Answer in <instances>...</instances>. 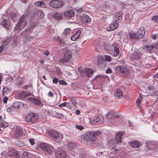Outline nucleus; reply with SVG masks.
<instances>
[{
  "instance_id": "43",
  "label": "nucleus",
  "mask_w": 158,
  "mask_h": 158,
  "mask_svg": "<svg viewBox=\"0 0 158 158\" xmlns=\"http://www.w3.org/2000/svg\"><path fill=\"white\" fill-rule=\"evenodd\" d=\"M78 70L80 73L81 76H83L84 75L85 69H82L81 68H78Z\"/></svg>"
},
{
  "instance_id": "60",
  "label": "nucleus",
  "mask_w": 158,
  "mask_h": 158,
  "mask_svg": "<svg viewBox=\"0 0 158 158\" xmlns=\"http://www.w3.org/2000/svg\"><path fill=\"white\" fill-rule=\"evenodd\" d=\"M8 99V98L7 97H5L4 98L3 102L4 103H6L7 102V101Z\"/></svg>"
},
{
  "instance_id": "30",
  "label": "nucleus",
  "mask_w": 158,
  "mask_h": 158,
  "mask_svg": "<svg viewBox=\"0 0 158 158\" xmlns=\"http://www.w3.org/2000/svg\"><path fill=\"white\" fill-rule=\"evenodd\" d=\"M11 38L10 37L5 38L3 39L2 43V44L4 45L5 47L6 46L10 43L11 41Z\"/></svg>"
},
{
  "instance_id": "10",
  "label": "nucleus",
  "mask_w": 158,
  "mask_h": 158,
  "mask_svg": "<svg viewBox=\"0 0 158 158\" xmlns=\"http://www.w3.org/2000/svg\"><path fill=\"white\" fill-rule=\"evenodd\" d=\"M55 156L57 158H65L67 154L63 149L58 148L55 153Z\"/></svg>"
},
{
  "instance_id": "50",
  "label": "nucleus",
  "mask_w": 158,
  "mask_h": 158,
  "mask_svg": "<svg viewBox=\"0 0 158 158\" xmlns=\"http://www.w3.org/2000/svg\"><path fill=\"white\" fill-rule=\"evenodd\" d=\"M29 142L31 145H33L35 144V141L34 139L32 138H30L29 139Z\"/></svg>"
},
{
  "instance_id": "55",
  "label": "nucleus",
  "mask_w": 158,
  "mask_h": 158,
  "mask_svg": "<svg viewBox=\"0 0 158 158\" xmlns=\"http://www.w3.org/2000/svg\"><path fill=\"white\" fill-rule=\"evenodd\" d=\"M48 95L49 97L52 98L54 97V95L52 92L50 91L48 93Z\"/></svg>"
},
{
  "instance_id": "20",
  "label": "nucleus",
  "mask_w": 158,
  "mask_h": 158,
  "mask_svg": "<svg viewBox=\"0 0 158 158\" xmlns=\"http://www.w3.org/2000/svg\"><path fill=\"white\" fill-rule=\"evenodd\" d=\"M28 99L35 105L39 106L40 105L41 103L40 101L38 99L34 97H29Z\"/></svg>"
},
{
  "instance_id": "42",
  "label": "nucleus",
  "mask_w": 158,
  "mask_h": 158,
  "mask_svg": "<svg viewBox=\"0 0 158 158\" xmlns=\"http://www.w3.org/2000/svg\"><path fill=\"white\" fill-rule=\"evenodd\" d=\"M35 5L37 6H40L41 7H43L44 3L43 1H39L35 3Z\"/></svg>"
},
{
  "instance_id": "4",
  "label": "nucleus",
  "mask_w": 158,
  "mask_h": 158,
  "mask_svg": "<svg viewBox=\"0 0 158 158\" xmlns=\"http://www.w3.org/2000/svg\"><path fill=\"white\" fill-rule=\"evenodd\" d=\"M27 24V21L25 19V16L24 15H23L19 19V22L17 23L14 29L15 30H18L19 27V30L23 28Z\"/></svg>"
},
{
  "instance_id": "35",
  "label": "nucleus",
  "mask_w": 158,
  "mask_h": 158,
  "mask_svg": "<svg viewBox=\"0 0 158 158\" xmlns=\"http://www.w3.org/2000/svg\"><path fill=\"white\" fill-rule=\"evenodd\" d=\"M129 38L131 40H135L137 38V34L134 33H130Z\"/></svg>"
},
{
  "instance_id": "1",
  "label": "nucleus",
  "mask_w": 158,
  "mask_h": 158,
  "mask_svg": "<svg viewBox=\"0 0 158 158\" xmlns=\"http://www.w3.org/2000/svg\"><path fill=\"white\" fill-rule=\"evenodd\" d=\"M101 134V132L99 131L87 132L82 135L81 141L86 143L89 141L93 142Z\"/></svg>"
},
{
  "instance_id": "40",
  "label": "nucleus",
  "mask_w": 158,
  "mask_h": 158,
  "mask_svg": "<svg viewBox=\"0 0 158 158\" xmlns=\"http://www.w3.org/2000/svg\"><path fill=\"white\" fill-rule=\"evenodd\" d=\"M104 48L106 51L108 52L110 51L111 49L110 45L108 44H105L104 45Z\"/></svg>"
},
{
  "instance_id": "7",
  "label": "nucleus",
  "mask_w": 158,
  "mask_h": 158,
  "mask_svg": "<svg viewBox=\"0 0 158 158\" xmlns=\"http://www.w3.org/2000/svg\"><path fill=\"white\" fill-rule=\"evenodd\" d=\"M89 119L90 124L93 125L97 124L98 123H102L104 122L103 116L101 115H98L97 118L92 117L89 118Z\"/></svg>"
},
{
  "instance_id": "13",
  "label": "nucleus",
  "mask_w": 158,
  "mask_h": 158,
  "mask_svg": "<svg viewBox=\"0 0 158 158\" xmlns=\"http://www.w3.org/2000/svg\"><path fill=\"white\" fill-rule=\"evenodd\" d=\"M97 64L98 66L101 68H103L106 66V62L104 57L102 56H99L98 57Z\"/></svg>"
},
{
  "instance_id": "36",
  "label": "nucleus",
  "mask_w": 158,
  "mask_h": 158,
  "mask_svg": "<svg viewBox=\"0 0 158 158\" xmlns=\"http://www.w3.org/2000/svg\"><path fill=\"white\" fill-rule=\"evenodd\" d=\"M11 91L10 88L7 87H4L3 88V90L2 91V94H7Z\"/></svg>"
},
{
  "instance_id": "26",
  "label": "nucleus",
  "mask_w": 158,
  "mask_h": 158,
  "mask_svg": "<svg viewBox=\"0 0 158 158\" xmlns=\"http://www.w3.org/2000/svg\"><path fill=\"white\" fill-rule=\"evenodd\" d=\"M1 24L7 29L9 28L10 25V23L9 20H7L6 19L3 20Z\"/></svg>"
},
{
  "instance_id": "8",
  "label": "nucleus",
  "mask_w": 158,
  "mask_h": 158,
  "mask_svg": "<svg viewBox=\"0 0 158 158\" xmlns=\"http://www.w3.org/2000/svg\"><path fill=\"white\" fill-rule=\"evenodd\" d=\"M64 4L62 0H53L49 3V5L54 8H60Z\"/></svg>"
},
{
  "instance_id": "34",
  "label": "nucleus",
  "mask_w": 158,
  "mask_h": 158,
  "mask_svg": "<svg viewBox=\"0 0 158 158\" xmlns=\"http://www.w3.org/2000/svg\"><path fill=\"white\" fill-rule=\"evenodd\" d=\"M8 126V123L0 119V127L6 128Z\"/></svg>"
},
{
  "instance_id": "32",
  "label": "nucleus",
  "mask_w": 158,
  "mask_h": 158,
  "mask_svg": "<svg viewBox=\"0 0 158 158\" xmlns=\"http://www.w3.org/2000/svg\"><path fill=\"white\" fill-rule=\"evenodd\" d=\"M15 81L17 85L18 86L21 85L23 83V79L20 77H17L15 79Z\"/></svg>"
},
{
  "instance_id": "37",
  "label": "nucleus",
  "mask_w": 158,
  "mask_h": 158,
  "mask_svg": "<svg viewBox=\"0 0 158 158\" xmlns=\"http://www.w3.org/2000/svg\"><path fill=\"white\" fill-rule=\"evenodd\" d=\"M20 102H14L13 105L12 106L15 109H18L20 107Z\"/></svg>"
},
{
  "instance_id": "18",
  "label": "nucleus",
  "mask_w": 158,
  "mask_h": 158,
  "mask_svg": "<svg viewBox=\"0 0 158 158\" xmlns=\"http://www.w3.org/2000/svg\"><path fill=\"white\" fill-rule=\"evenodd\" d=\"M23 131L20 127L17 126L14 133V136L16 138L21 137L22 135Z\"/></svg>"
},
{
  "instance_id": "3",
  "label": "nucleus",
  "mask_w": 158,
  "mask_h": 158,
  "mask_svg": "<svg viewBox=\"0 0 158 158\" xmlns=\"http://www.w3.org/2000/svg\"><path fill=\"white\" fill-rule=\"evenodd\" d=\"M39 146L47 154L51 155L52 154L53 148L51 145L46 143H41Z\"/></svg>"
},
{
  "instance_id": "21",
  "label": "nucleus",
  "mask_w": 158,
  "mask_h": 158,
  "mask_svg": "<svg viewBox=\"0 0 158 158\" xmlns=\"http://www.w3.org/2000/svg\"><path fill=\"white\" fill-rule=\"evenodd\" d=\"M115 96L118 98H122L123 96V92L120 89H116L114 91Z\"/></svg>"
},
{
  "instance_id": "19",
  "label": "nucleus",
  "mask_w": 158,
  "mask_h": 158,
  "mask_svg": "<svg viewBox=\"0 0 158 158\" xmlns=\"http://www.w3.org/2000/svg\"><path fill=\"white\" fill-rule=\"evenodd\" d=\"M118 115L113 111H110L106 115V118L107 119H111L114 118H117Z\"/></svg>"
},
{
  "instance_id": "5",
  "label": "nucleus",
  "mask_w": 158,
  "mask_h": 158,
  "mask_svg": "<svg viewBox=\"0 0 158 158\" xmlns=\"http://www.w3.org/2000/svg\"><path fill=\"white\" fill-rule=\"evenodd\" d=\"M39 118V116L37 114L31 113L27 115L25 118L26 121L29 124L36 122Z\"/></svg>"
},
{
  "instance_id": "15",
  "label": "nucleus",
  "mask_w": 158,
  "mask_h": 158,
  "mask_svg": "<svg viewBox=\"0 0 158 158\" xmlns=\"http://www.w3.org/2000/svg\"><path fill=\"white\" fill-rule=\"evenodd\" d=\"M156 46L152 44V45L143 46L141 49L143 52H146L147 53L150 52L153 48H156Z\"/></svg>"
},
{
  "instance_id": "41",
  "label": "nucleus",
  "mask_w": 158,
  "mask_h": 158,
  "mask_svg": "<svg viewBox=\"0 0 158 158\" xmlns=\"http://www.w3.org/2000/svg\"><path fill=\"white\" fill-rule=\"evenodd\" d=\"M122 66H117L115 67V72L116 73L119 74L121 73Z\"/></svg>"
},
{
  "instance_id": "61",
  "label": "nucleus",
  "mask_w": 158,
  "mask_h": 158,
  "mask_svg": "<svg viewBox=\"0 0 158 158\" xmlns=\"http://www.w3.org/2000/svg\"><path fill=\"white\" fill-rule=\"evenodd\" d=\"M56 113L57 114L56 115V116L59 118H60L63 116V114H60V113H56Z\"/></svg>"
},
{
  "instance_id": "25",
  "label": "nucleus",
  "mask_w": 158,
  "mask_h": 158,
  "mask_svg": "<svg viewBox=\"0 0 158 158\" xmlns=\"http://www.w3.org/2000/svg\"><path fill=\"white\" fill-rule=\"evenodd\" d=\"M85 73L88 77H89L94 73V71L91 68H86L85 69Z\"/></svg>"
},
{
  "instance_id": "16",
  "label": "nucleus",
  "mask_w": 158,
  "mask_h": 158,
  "mask_svg": "<svg viewBox=\"0 0 158 158\" xmlns=\"http://www.w3.org/2000/svg\"><path fill=\"white\" fill-rule=\"evenodd\" d=\"M124 133L123 131H119L116 135L114 142L118 144L121 143L122 137Z\"/></svg>"
},
{
  "instance_id": "38",
  "label": "nucleus",
  "mask_w": 158,
  "mask_h": 158,
  "mask_svg": "<svg viewBox=\"0 0 158 158\" xmlns=\"http://www.w3.org/2000/svg\"><path fill=\"white\" fill-rule=\"evenodd\" d=\"M31 155V153L27 152H24L22 154L21 158H29V156Z\"/></svg>"
},
{
  "instance_id": "58",
  "label": "nucleus",
  "mask_w": 158,
  "mask_h": 158,
  "mask_svg": "<svg viewBox=\"0 0 158 158\" xmlns=\"http://www.w3.org/2000/svg\"><path fill=\"white\" fill-rule=\"evenodd\" d=\"M5 47V46H4V45H3V44H2L0 46V53L3 50Z\"/></svg>"
},
{
  "instance_id": "28",
  "label": "nucleus",
  "mask_w": 158,
  "mask_h": 158,
  "mask_svg": "<svg viewBox=\"0 0 158 158\" xmlns=\"http://www.w3.org/2000/svg\"><path fill=\"white\" fill-rule=\"evenodd\" d=\"M53 16L55 19L60 20L62 19V14L59 12H56L53 14Z\"/></svg>"
},
{
  "instance_id": "59",
  "label": "nucleus",
  "mask_w": 158,
  "mask_h": 158,
  "mask_svg": "<svg viewBox=\"0 0 158 158\" xmlns=\"http://www.w3.org/2000/svg\"><path fill=\"white\" fill-rule=\"evenodd\" d=\"M81 158H91L90 156L87 154H84L81 157Z\"/></svg>"
},
{
  "instance_id": "63",
  "label": "nucleus",
  "mask_w": 158,
  "mask_h": 158,
  "mask_svg": "<svg viewBox=\"0 0 158 158\" xmlns=\"http://www.w3.org/2000/svg\"><path fill=\"white\" fill-rule=\"evenodd\" d=\"M157 34H155L152 36V39L156 40V39Z\"/></svg>"
},
{
  "instance_id": "29",
  "label": "nucleus",
  "mask_w": 158,
  "mask_h": 158,
  "mask_svg": "<svg viewBox=\"0 0 158 158\" xmlns=\"http://www.w3.org/2000/svg\"><path fill=\"white\" fill-rule=\"evenodd\" d=\"M31 33V30L30 28H27L25 29L22 33V34L24 36H28Z\"/></svg>"
},
{
  "instance_id": "12",
  "label": "nucleus",
  "mask_w": 158,
  "mask_h": 158,
  "mask_svg": "<svg viewBox=\"0 0 158 158\" xmlns=\"http://www.w3.org/2000/svg\"><path fill=\"white\" fill-rule=\"evenodd\" d=\"M112 47L113 48V50L111 54L113 56H118L119 54L120 50L118 46L117 45V44L115 43H113L112 44Z\"/></svg>"
},
{
  "instance_id": "46",
  "label": "nucleus",
  "mask_w": 158,
  "mask_h": 158,
  "mask_svg": "<svg viewBox=\"0 0 158 158\" xmlns=\"http://www.w3.org/2000/svg\"><path fill=\"white\" fill-rule=\"evenodd\" d=\"M71 101L74 106H77V103L76 102V100L74 98H71Z\"/></svg>"
},
{
  "instance_id": "14",
  "label": "nucleus",
  "mask_w": 158,
  "mask_h": 158,
  "mask_svg": "<svg viewBox=\"0 0 158 158\" xmlns=\"http://www.w3.org/2000/svg\"><path fill=\"white\" fill-rule=\"evenodd\" d=\"M137 33V39H140L142 38L145 33L144 27H140L138 29Z\"/></svg>"
},
{
  "instance_id": "52",
  "label": "nucleus",
  "mask_w": 158,
  "mask_h": 158,
  "mask_svg": "<svg viewBox=\"0 0 158 158\" xmlns=\"http://www.w3.org/2000/svg\"><path fill=\"white\" fill-rule=\"evenodd\" d=\"M76 128L80 130V131L84 129V127L81 125H77L76 126Z\"/></svg>"
},
{
  "instance_id": "54",
  "label": "nucleus",
  "mask_w": 158,
  "mask_h": 158,
  "mask_svg": "<svg viewBox=\"0 0 158 158\" xmlns=\"http://www.w3.org/2000/svg\"><path fill=\"white\" fill-rule=\"evenodd\" d=\"M112 70L110 68H109L106 71V73H112Z\"/></svg>"
},
{
  "instance_id": "51",
  "label": "nucleus",
  "mask_w": 158,
  "mask_h": 158,
  "mask_svg": "<svg viewBox=\"0 0 158 158\" xmlns=\"http://www.w3.org/2000/svg\"><path fill=\"white\" fill-rule=\"evenodd\" d=\"M32 87V85L31 84H29L23 86V88L24 89H27V88L29 87Z\"/></svg>"
},
{
  "instance_id": "23",
  "label": "nucleus",
  "mask_w": 158,
  "mask_h": 158,
  "mask_svg": "<svg viewBox=\"0 0 158 158\" xmlns=\"http://www.w3.org/2000/svg\"><path fill=\"white\" fill-rule=\"evenodd\" d=\"M115 145L111 142H109L108 143V148L112 152L116 151L117 149L115 148Z\"/></svg>"
},
{
  "instance_id": "44",
  "label": "nucleus",
  "mask_w": 158,
  "mask_h": 158,
  "mask_svg": "<svg viewBox=\"0 0 158 158\" xmlns=\"http://www.w3.org/2000/svg\"><path fill=\"white\" fill-rule=\"evenodd\" d=\"M70 32V30L69 28H67L65 29L64 31V34L67 35Z\"/></svg>"
},
{
  "instance_id": "57",
  "label": "nucleus",
  "mask_w": 158,
  "mask_h": 158,
  "mask_svg": "<svg viewBox=\"0 0 158 158\" xmlns=\"http://www.w3.org/2000/svg\"><path fill=\"white\" fill-rule=\"evenodd\" d=\"M52 81L54 83L56 84L58 82V80L57 78L54 77L52 80Z\"/></svg>"
},
{
  "instance_id": "39",
  "label": "nucleus",
  "mask_w": 158,
  "mask_h": 158,
  "mask_svg": "<svg viewBox=\"0 0 158 158\" xmlns=\"http://www.w3.org/2000/svg\"><path fill=\"white\" fill-rule=\"evenodd\" d=\"M76 144L73 143H70L68 145L69 148L71 151L74 149L76 147Z\"/></svg>"
},
{
  "instance_id": "49",
  "label": "nucleus",
  "mask_w": 158,
  "mask_h": 158,
  "mask_svg": "<svg viewBox=\"0 0 158 158\" xmlns=\"http://www.w3.org/2000/svg\"><path fill=\"white\" fill-rule=\"evenodd\" d=\"M105 59L106 61H110L111 59V58L110 56L106 55L105 56Z\"/></svg>"
},
{
  "instance_id": "11",
  "label": "nucleus",
  "mask_w": 158,
  "mask_h": 158,
  "mask_svg": "<svg viewBox=\"0 0 158 158\" xmlns=\"http://www.w3.org/2000/svg\"><path fill=\"white\" fill-rule=\"evenodd\" d=\"M142 53L139 51H135L133 52L131 56V58L133 60H137L141 59Z\"/></svg>"
},
{
  "instance_id": "31",
  "label": "nucleus",
  "mask_w": 158,
  "mask_h": 158,
  "mask_svg": "<svg viewBox=\"0 0 158 158\" xmlns=\"http://www.w3.org/2000/svg\"><path fill=\"white\" fill-rule=\"evenodd\" d=\"M121 73L127 75L129 74L130 71L128 68L123 66H122Z\"/></svg>"
},
{
  "instance_id": "56",
  "label": "nucleus",
  "mask_w": 158,
  "mask_h": 158,
  "mask_svg": "<svg viewBox=\"0 0 158 158\" xmlns=\"http://www.w3.org/2000/svg\"><path fill=\"white\" fill-rule=\"evenodd\" d=\"M153 78L155 80L158 81V73L157 74H155L153 76Z\"/></svg>"
},
{
  "instance_id": "27",
  "label": "nucleus",
  "mask_w": 158,
  "mask_h": 158,
  "mask_svg": "<svg viewBox=\"0 0 158 158\" xmlns=\"http://www.w3.org/2000/svg\"><path fill=\"white\" fill-rule=\"evenodd\" d=\"M28 92L26 91H23L19 94V96L20 99L24 98L28 96Z\"/></svg>"
},
{
  "instance_id": "45",
  "label": "nucleus",
  "mask_w": 158,
  "mask_h": 158,
  "mask_svg": "<svg viewBox=\"0 0 158 158\" xmlns=\"http://www.w3.org/2000/svg\"><path fill=\"white\" fill-rule=\"evenodd\" d=\"M59 83L61 85H67V83L65 81L63 80H60Z\"/></svg>"
},
{
  "instance_id": "48",
  "label": "nucleus",
  "mask_w": 158,
  "mask_h": 158,
  "mask_svg": "<svg viewBox=\"0 0 158 158\" xmlns=\"http://www.w3.org/2000/svg\"><path fill=\"white\" fill-rule=\"evenodd\" d=\"M152 19L156 23H158V16H154L152 18Z\"/></svg>"
},
{
  "instance_id": "47",
  "label": "nucleus",
  "mask_w": 158,
  "mask_h": 158,
  "mask_svg": "<svg viewBox=\"0 0 158 158\" xmlns=\"http://www.w3.org/2000/svg\"><path fill=\"white\" fill-rule=\"evenodd\" d=\"M142 98V97H140V96H139V98L137 100L136 103L137 104L138 106L140 104Z\"/></svg>"
},
{
  "instance_id": "6",
  "label": "nucleus",
  "mask_w": 158,
  "mask_h": 158,
  "mask_svg": "<svg viewBox=\"0 0 158 158\" xmlns=\"http://www.w3.org/2000/svg\"><path fill=\"white\" fill-rule=\"evenodd\" d=\"M49 134L52 139L58 141L62 140L63 137L62 134L53 130L49 131Z\"/></svg>"
},
{
  "instance_id": "2",
  "label": "nucleus",
  "mask_w": 158,
  "mask_h": 158,
  "mask_svg": "<svg viewBox=\"0 0 158 158\" xmlns=\"http://www.w3.org/2000/svg\"><path fill=\"white\" fill-rule=\"evenodd\" d=\"M123 15L121 12L115 13L113 19V23L110 24L107 28V30L109 31H113L117 28L119 26V23L122 19Z\"/></svg>"
},
{
  "instance_id": "17",
  "label": "nucleus",
  "mask_w": 158,
  "mask_h": 158,
  "mask_svg": "<svg viewBox=\"0 0 158 158\" xmlns=\"http://www.w3.org/2000/svg\"><path fill=\"white\" fill-rule=\"evenodd\" d=\"M91 21L90 18L85 14L82 15L81 18V21L82 23L85 24L89 23L91 22Z\"/></svg>"
},
{
  "instance_id": "53",
  "label": "nucleus",
  "mask_w": 158,
  "mask_h": 158,
  "mask_svg": "<svg viewBox=\"0 0 158 158\" xmlns=\"http://www.w3.org/2000/svg\"><path fill=\"white\" fill-rule=\"evenodd\" d=\"M67 103L66 102H64L63 103L59 105L58 106L59 107H65L66 106Z\"/></svg>"
},
{
  "instance_id": "64",
  "label": "nucleus",
  "mask_w": 158,
  "mask_h": 158,
  "mask_svg": "<svg viewBox=\"0 0 158 158\" xmlns=\"http://www.w3.org/2000/svg\"><path fill=\"white\" fill-rule=\"evenodd\" d=\"M83 10V9L82 8H80L77 10V11L79 14L81 13Z\"/></svg>"
},
{
  "instance_id": "33",
  "label": "nucleus",
  "mask_w": 158,
  "mask_h": 158,
  "mask_svg": "<svg viewBox=\"0 0 158 158\" xmlns=\"http://www.w3.org/2000/svg\"><path fill=\"white\" fill-rule=\"evenodd\" d=\"M130 144L133 147L135 148L138 147L140 144V143L136 140L131 142Z\"/></svg>"
},
{
  "instance_id": "9",
  "label": "nucleus",
  "mask_w": 158,
  "mask_h": 158,
  "mask_svg": "<svg viewBox=\"0 0 158 158\" xmlns=\"http://www.w3.org/2000/svg\"><path fill=\"white\" fill-rule=\"evenodd\" d=\"M71 57L72 55L71 51L69 50H67L64 53L63 58L60 59L59 60V61L61 63L68 62Z\"/></svg>"
},
{
  "instance_id": "24",
  "label": "nucleus",
  "mask_w": 158,
  "mask_h": 158,
  "mask_svg": "<svg viewBox=\"0 0 158 158\" xmlns=\"http://www.w3.org/2000/svg\"><path fill=\"white\" fill-rule=\"evenodd\" d=\"M81 33V31L80 30H79L77 31L74 35L71 36V40L73 41L76 40L77 39H78L79 38Z\"/></svg>"
},
{
  "instance_id": "22",
  "label": "nucleus",
  "mask_w": 158,
  "mask_h": 158,
  "mask_svg": "<svg viewBox=\"0 0 158 158\" xmlns=\"http://www.w3.org/2000/svg\"><path fill=\"white\" fill-rule=\"evenodd\" d=\"M74 12L72 10H69L64 13L65 16L67 18H72L74 15Z\"/></svg>"
},
{
  "instance_id": "62",
  "label": "nucleus",
  "mask_w": 158,
  "mask_h": 158,
  "mask_svg": "<svg viewBox=\"0 0 158 158\" xmlns=\"http://www.w3.org/2000/svg\"><path fill=\"white\" fill-rule=\"evenodd\" d=\"M43 54L45 55L46 56H48L49 54V52L48 50H47Z\"/></svg>"
}]
</instances>
